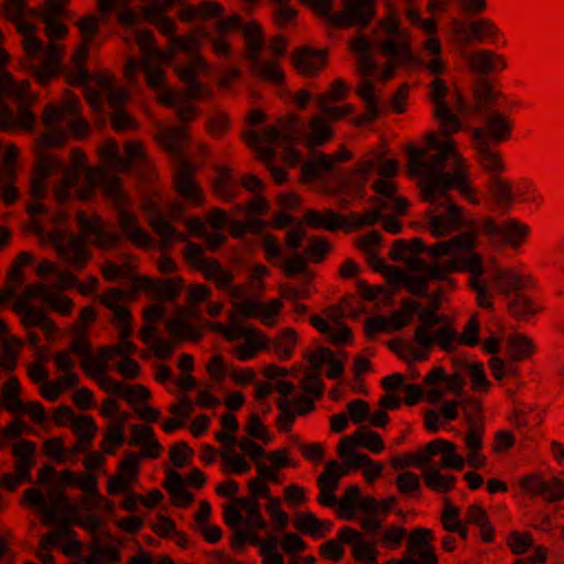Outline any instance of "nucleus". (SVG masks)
Returning <instances> with one entry per match:
<instances>
[{
  "label": "nucleus",
  "mask_w": 564,
  "mask_h": 564,
  "mask_svg": "<svg viewBox=\"0 0 564 564\" xmlns=\"http://www.w3.org/2000/svg\"><path fill=\"white\" fill-rule=\"evenodd\" d=\"M34 299H37V295L30 294L29 285H26L14 301L12 310L20 317L21 324L25 329L39 327L43 330L46 338L52 340L57 332V326L42 307L31 304V301Z\"/></svg>",
  "instance_id": "f3484780"
},
{
  "label": "nucleus",
  "mask_w": 564,
  "mask_h": 564,
  "mask_svg": "<svg viewBox=\"0 0 564 564\" xmlns=\"http://www.w3.org/2000/svg\"><path fill=\"white\" fill-rule=\"evenodd\" d=\"M194 166L187 161L181 160L174 174V184L177 193L191 205L200 206L204 203V194L194 180Z\"/></svg>",
  "instance_id": "a878e982"
},
{
  "label": "nucleus",
  "mask_w": 564,
  "mask_h": 564,
  "mask_svg": "<svg viewBox=\"0 0 564 564\" xmlns=\"http://www.w3.org/2000/svg\"><path fill=\"white\" fill-rule=\"evenodd\" d=\"M313 368L319 370L324 365L328 366L326 376L329 379H338L344 372V361L338 359L329 348L316 350L310 358Z\"/></svg>",
  "instance_id": "3c124183"
},
{
  "label": "nucleus",
  "mask_w": 564,
  "mask_h": 564,
  "mask_svg": "<svg viewBox=\"0 0 564 564\" xmlns=\"http://www.w3.org/2000/svg\"><path fill=\"white\" fill-rule=\"evenodd\" d=\"M36 100V95L28 88L23 98H14L0 93V129L3 130H32L35 117L29 110Z\"/></svg>",
  "instance_id": "dca6fc26"
},
{
  "label": "nucleus",
  "mask_w": 564,
  "mask_h": 564,
  "mask_svg": "<svg viewBox=\"0 0 564 564\" xmlns=\"http://www.w3.org/2000/svg\"><path fill=\"white\" fill-rule=\"evenodd\" d=\"M476 247L475 231L463 232L433 245L430 251L432 254H448L449 258L446 262L434 264L430 269L431 276L445 279L455 272H468V285L476 294V302L486 310L494 308L497 295L507 297L529 286L530 276L518 267L490 261L485 268L482 257L474 251Z\"/></svg>",
  "instance_id": "7ed1b4c3"
},
{
  "label": "nucleus",
  "mask_w": 564,
  "mask_h": 564,
  "mask_svg": "<svg viewBox=\"0 0 564 564\" xmlns=\"http://www.w3.org/2000/svg\"><path fill=\"white\" fill-rule=\"evenodd\" d=\"M22 505L36 510L45 525L63 519L67 520L69 527L75 523L90 533L101 525V520L95 514H78V508L70 505L66 496L56 488H50L46 495L37 488H29L24 491Z\"/></svg>",
  "instance_id": "0eeeda50"
},
{
  "label": "nucleus",
  "mask_w": 564,
  "mask_h": 564,
  "mask_svg": "<svg viewBox=\"0 0 564 564\" xmlns=\"http://www.w3.org/2000/svg\"><path fill=\"white\" fill-rule=\"evenodd\" d=\"M425 249V245L421 238H413L410 241L398 240L392 248V257L403 260L411 271H421L425 267V262L417 257Z\"/></svg>",
  "instance_id": "e433bc0d"
},
{
  "label": "nucleus",
  "mask_w": 564,
  "mask_h": 564,
  "mask_svg": "<svg viewBox=\"0 0 564 564\" xmlns=\"http://www.w3.org/2000/svg\"><path fill=\"white\" fill-rule=\"evenodd\" d=\"M437 310V303H433L419 312L413 338L429 354L435 345L451 352L455 349L456 332L449 325H441L443 317L436 313Z\"/></svg>",
  "instance_id": "f8f14e48"
},
{
  "label": "nucleus",
  "mask_w": 564,
  "mask_h": 564,
  "mask_svg": "<svg viewBox=\"0 0 564 564\" xmlns=\"http://www.w3.org/2000/svg\"><path fill=\"white\" fill-rule=\"evenodd\" d=\"M534 351V346L530 338L521 334H513L507 341V354L513 361H520L529 358Z\"/></svg>",
  "instance_id": "0e129e2a"
},
{
  "label": "nucleus",
  "mask_w": 564,
  "mask_h": 564,
  "mask_svg": "<svg viewBox=\"0 0 564 564\" xmlns=\"http://www.w3.org/2000/svg\"><path fill=\"white\" fill-rule=\"evenodd\" d=\"M104 194L116 206L118 226L121 232L138 247L150 246L152 238L142 227H140L138 216L129 209L131 200L122 191L119 180H112L106 183Z\"/></svg>",
  "instance_id": "4468645a"
},
{
  "label": "nucleus",
  "mask_w": 564,
  "mask_h": 564,
  "mask_svg": "<svg viewBox=\"0 0 564 564\" xmlns=\"http://www.w3.org/2000/svg\"><path fill=\"white\" fill-rule=\"evenodd\" d=\"M425 485L434 491L446 492L454 488L456 478L442 474L435 466H427L422 471Z\"/></svg>",
  "instance_id": "680f3d73"
},
{
  "label": "nucleus",
  "mask_w": 564,
  "mask_h": 564,
  "mask_svg": "<svg viewBox=\"0 0 564 564\" xmlns=\"http://www.w3.org/2000/svg\"><path fill=\"white\" fill-rule=\"evenodd\" d=\"M430 98L434 102V115L445 137L462 128L457 113H466L467 106L457 88L451 89L442 78L430 84ZM409 172L419 177V187L424 200L431 204L430 230L434 237H444L458 229L462 208L448 197L456 189L471 205L481 203V194L474 186L470 165L457 152L455 142L442 139L434 132L425 135V147H408Z\"/></svg>",
  "instance_id": "f257e3e1"
},
{
  "label": "nucleus",
  "mask_w": 564,
  "mask_h": 564,
  "mask_svg": "<svg viewBox=\"0 0 564 564\" xmlns=\"http://www.w3.org/2000/svg\"><path fill=\"white\" fill-rule=\"evenodd\" d=\"M346 476V469L340 467L336 460L326 464L324 471L317 478L319 495L317 501L325 507L337 506V499L334 491L337 489L339 480Z\"/></svg>",
  "instance_id": "c756f323"
},
{
  "label": "nucleus",
  "mask_w": 564,
  "mask_h": 564,
  "mask_svg": "<svg viewBox=\"0 0 564 564\" xmlns=\"http://www.w3.org/2000/svg\"><path fill=\"white\" fill-rule=\"evenodd\" d=\"M406 536V531L402 527L392 524L388 525L375 538V541L378 546L387 550H397L401 546L404 538Z\"/></svg>",
  "instance_id": "338daca9"
},
{
  "label": "nucleus",
  "mask_w": 564,
  "mask_h": 564,
  "mask_svg": "<svg viewBox=\"0 0 564 564\" xmlns=\"http://www.w3.org/2000/svg\"><path fill=\"white\" fill-rule=\"evenodd\" d=\"M338 538L349 544L351 547L352 558L361 563H373L377 562L379 556L378 545L376 541H367L362 533L350 527H345L338 531Z\"/></svg>",
  "instance_id": "bb28decb"
},
{
  "label": "nucleus",
  "mask_w": 564,
  "mask_h": 564,
  "mask_svg": "<svg viewBox=\"0 0 564 564\" xmlns=\"http://www.w3.org/2000/svg\"><path fill=\"white\" fill-rule=\"evenodd\" d=\"M36 164L31 180V195L36 199H41L46 194L45 180L55 172L61 171L64 165L56 156L41 149H36Z\"/></svg>",
  "instance_id": "393cba45"
},
{
  "label": "nucleus",
  "mask_w": 564,
  "mask_h": 564,
  "mask_svg": "<svg viewBox=\"0 0 564 564\" xmlns=\"http://www.w3.org/2000/svg\"><path fill=\"white\" fill-rule=\"evenodd\" d=\"M300 138L299 119L294 115H286L278 119L274 124L265 127L261 133L248 130L243 135L245 142L257 152L260 160L265 162L272 178L279 184L286 181V172L284 169L272 164L275 150L271 144L281 145L283 161L288 165L294 166L300 162L301 154L293 148V143Z\"/></svg>",
  "instance_id": "20e7f679"
},
{
  "label": "nucleus",
  "mask_w": 564,
  "mask_h": 564,
  "mask_svg": "<svg viewBox=\"0 0 564 564\" xmlns=\"http://www.w3.org/2000/svg\"><path fill=\"white\" fill-rule=\"evenodd\" d=\"M416 28L430 35L422 44L423 52L432 56L429 62L412 55L410 33L400 28L394 12L379 21L372 43L364 35H358L351 42V50L358 55V70L361 76L357 95L366 107L365 113L355 119L356 126L368 124L379 117L380 88L377 80L384 83L390 79L399 65L415 62L433 75L444 73L445 64L440 57L442 44L435 36L436 22L433 19H422Z\"/></svg>",
  "instance_id": "f03ea898"
},
{
  "label": "nucleus",
  "mask_w": 564,
  "mask_h": 564,
  "mask_svg": "<svg viewBox=\"0 0 564 564\" xmlns=\"http://www.w3.org/2000/svg\"><path fill=\"white\" fill-rule=\"evenodd\" d=\"M451 33L455 41L462 45L473 43L490 44L497 47H506L508 40L502 29L489 18L474 20H458L451 22Z\"/></svg>",
  "instance_id": "ddd939ff"
},
{
  "label": "nucleus",
  "mask_w": 564,
  "mask_h": 564,
  "mask_svg": "<svg viewBox=\"0 0 564 564\" xmlns=\"http://www.w3.org/2000/svg\"><path fill=\"white\" fill-rule=\"evenodd\" d=\"M294 525L301 532L311 534L317 539L327 535L333 527L330 521L319 520L311 512L297 516Z\"/></svg>",
  "instance_id": "4d7b16f0"
},
{
  "label": "nucleus",
  "mask_w": 564,
  "mask_h": 564,
  "mask_svg": "<svg viewBox=\"0 0 564 564\" xmlns=\"http://www.w3.org/2000/svg\"><path fill=\"white\" fill-rule=\"evenodd\" d=\"M141 208L145 213L153 231L160 237L162 248H167L174 241L184 239L183 235L163 216L156 197L144 198Z\"/></svg>",
  "instance_id": "5701e85b"
},
{
  "label": "nucleus",
  "mask_w": 564,
  "mask_h": 564,
  "mask_svg": "<svg viewBox=\"0 0 564 564\" xmlns=\"http://www.w3.org/2000/svg\"><path fill=\"white\" fill-rule=\"evenodd\" d=\"M512 120L499 112H491L486 119L484 139L490 137L496 142H502L510 138L512 130Z\"/></svg>",
  "instance_id": "09e8293b"
},
{
  "label": "nucleus",
  "mask_w": 564,
  "mask_h": 564,
  "mask_svg": "<svg viewBox=\"0 0 564 564\" xmlns=\"http://www.w3.org/2000/svg\"><path fill=\"white\" fill-rule=\"evenodd\" d=\"M34 453L35 444L28 440L22 438L12 447V454L15 457L14 473L26 481H31L30 470L33 466Z\"/></svg>",
  "instance_id": "37998d69"
},
{
  "label": "nucleus",
  "mask_w": 564,
  "mask_h": 564,
  "mask_svg": "<svg viewBox=\"0 0 564 564\" xmlns=\"http://www.w3.org/2000/svg\"><path fill=\"white\" fill-rule=\"evenodd\" d=\"M21 384L17 377H10L2 386L0 404L9 412L18 413L22 405Z\"/></svg>",
  "instance_id": "052dcab7"
},
{
  "label": "nucleus",
  "mask_w": 564,
  "mask_h": 564,
  "mask_svg": "<svg viewBox=\"0 0 564 564\" xmlns=\"http://www.w3.org/2000/svg\"><path fill=\"white\" fill-rule=\"evenodd\" d=\"M225 523L234 529L231 545L235 549L246 542L259 543L257 532L267 527L256 499L237 498L224 510Z\"/></svg>",
  "instance_id": "1a4fd4ad"
},
{
  "label": "nucleus",
  "mask_w": 564,
  "mask_h": 564,
  "mask_svg": "<svg viewBox=\"0 0 564 564\" xmlns=\"http://www.w3.org/2000/svg\"><path fill=\"white\" fill-rule=\"evenodd\" d=\"M530 227L516 219L509 218L502 221L501 241L512 249H518L527 242L530 235Z\"/></svg>",
  "instance_id": "a18cd8bd"
},
{
  "label": "nucleus",
  "mask_w": 564,
  "mask_h": 564,
  "mask_svg": "<svg viewBox=\"0 0 564 564\" xmlns=\"http://www.w3.org/2000/svg\"><path fill=\"white\" fill-rule=\"evenodd\" d=\"M326 316L332 319V323L327 319L314 315L311 317V324L322 334L328 336L329 340L334 344H344L346 343L350 336V329L341 325L337 319L339 317V310L336 307H330L326 311Z\"/></svg>",
  "instance_id": "72a5a7b5"
},
{
  "label": "nucleus",
  "mask_w": 564,
  "mask_h": 564,
  "mask_svg": "<svg viewBox=\"0 0 564 564\" xmlns=\"http://www.w3.org/2000/svg\"><path fill=\"white\" fill-rule=\"evenodd\" d=\"M294 68L304 76H312L321 70L326 63L324 50L314 51L307 47L296 50L292 55Z\"/></svg>",
  "instance_id": "ea45409f"
},
{
  "label": "nucleus",
  "mask_w": 564,
  "mask_h": 564,
  "mask_svg": "<svg viewBox=\"0 0 564 564\" xmlns=\"http://www.w3.org/2000/svg\"><path fill=\"white\" fill-rule=\"evenodd\" d=\"M26 0H7L6 13L13 20L17 31L22 36V46L25 53L21 66L30 69L41 84L48 82L58 70L62 58V48L58 44L51 43L46 48L36 36L34 25L22 20Z\"/></svg>",
  "instance_id": "39448f33"
},
{
  "label": "nucleus",
  "mask_w": 564,
  "mask_h": 564,
  "mask_svg": "<svg viewBox=\"0 0 564 564\" xmlns=\"http://www.w3.org/2000/svg\"><path fill=\"white\" fill-rule=\"evenodd\" d=\"M259 300L235 302L234 307L241 314V317H254L259 318L267 326L274 325L279 313L283 308L282 301L273 299L262 303Z\"/></svg>",
  "instance_id": "c85d7f7f"
},
{
  "label": "nucleus",
  "mask_w": 564,
  "mask_h": 564,
  "mask_svg": "<svg viewBox=\"0 0 564 564\" xmlns=\"http://www.w3.org/2000/svg\"><path fill=\"white\" fill-rule=\"evenodd\" d=\"M334 165L333 156L318 154L305 162L302 166V174L306 181H313L321 177L324 173L330 171Z\"/></svg>",
  "instance_id": "69168bd1"
},
{
  "label": "nucleus",
  "mask_w": 564,
  "mask_h": 564,
  "mask_svg": "<svg viewBox=\"0 0 564 564\" xmlns=\"http://www.w3.org/2000/svg\"><path fill=\"white\" fill-rule=\"evenodd\" d=\"M219 457L224 474L245 475L251 470V464L236 448H220Z\"/></svg>",
  "instance_id": "864d4df0"
},
{
  "label": "nucleus",
  "mask_w": 564,
  "mask_h": 564,
  "mask_svg": "<svg viewBox=\"0 0 564 564\" xmlns=\"http://www.w3.org/2000/svg\"><path fill=\"white\" fill-rule=\"evenodd\" d=\"M42 120L46 132L37 141V149L46 151L50 147L64 144L67 134L84 138L89 126L78 111V99L66 94L62 104L47 105L43 111Z\"/></svg>",
  "instance_id": "6e6552de"
},
{
  "label": "nucleus",
  "mask_w": 564,
  "mask_h": 564,
  "mask_svg": "<svg viewBox=\"0 0 564 564\" xmlns=\"http://www.w3.org/2000/svg\"><path fill=\"white\" fill-rule=\"evenodd\" d=\"M464 58L470 70L478 74L499 73L508 67L505 55L485 47L464 54Z\"/></svg>",
  "instance_id": "7c9ffc66"
},
{
  "label": "nucleus",
  "mask_w": 564,
  "mask_h": 564,
  "mask_svg": "<svg viewBox=\"0 0 564 564\" xmlns=\"http://www.w3.org/2000/svg\"><path fill=\"white\" fill-rule=\"evenodd\" d=\"M474 145L479 155L480 165L489 173L500 174L506 171V165L499 152L494 151L484 139V130L481 128L475 129Z\"/></svg>",
  "instance_id": "58836bf2"
},
{
  "label": "nucleus",
  "mask_w": 564,
  "mask_h": 564,
  "mask_svg": "<svg viewBox=\"0 0 564 564\" xmlns=\"http://www.w3.org/2000/svg\"><path fill=\"white\" fill-rule=\"evenodd\" d=\"M72 166L63 170V177L61 185L55 189V198L58 202H64L69 196V188L73 187L80 175L85 177V186L78 193L80 199H87L94 193L97 185L102 187L105 192V184L112 181L108 178L104 169L96 166L90 167L86 164V155L78 149H74L70 154Z\"/></svg>",
  "instance_id": "9d476101"
},
{
  "label": "nucleus",
  "mask_w": 564,
  "mask_h": 564,
  "mask_svg": "<svg viewBox=\"0 0 564 564\" xmlns=\"http://www.w3.org/2000/svg\"><path fill=\"white\" fill-rule=\"evenodd\" d=\"M72 429L78 438L75 451H86L97 432L94 419L88 415H77L72 423Z\"/></svg>",
  "instance_id": "6e6d98bb"
},
{
  "label": "nucleus",
  "mask_w": 564,
  "mask_h": 564,
  "mask_svg": "<svg viewBox=\"0 0 564 564\" xmlns=\"http://www.w3.org/2000/svg\"><path fill=\"white\" fill-rule=\"evenodd\" d=\"M297 345V334L293 328H284L271 341L268 347L273 350L280 360H289Z\"/></svg>",
  "instance_id": "5fc2aeb1"
},
{
  "label": "nucleus",
  "mask_w": 564,
  "mask_h": 564,
  "mask_svg": "<svg viewBox=\"0 0 564 564\" xmlns=\"http://www.w3.org/2000/svg\"><path fill=\"white\" fill-rule=\"evenodd\" d=\"M373 191L380 196L376 202L381 209H388L403 214L408 207L404 198L397 195V185L392 178H379L372 185Z\"/></svg>",
  "instance_id": "4c0bfd02"
},
{
  "label": "nucleus",
  "mask_w": 564,
  "mask_h": 564,
  "mask_svg": "<svg viewBox=\"0 0 564 564\" xmlns=\"http://www.w3.org/2000/svg\"><path fill=\"white\" fill-rule=\"evenodd\" d=\"M242 33L247 43L248 58L252 62L254 70L267 80L281 83L284 75L278 62H261L258 58L263 44L260 25L257 22H249L243 25Z\"/></svg>",
  "instance_id": "a211bd4d"
},
{
  "label": "nucleus",
  "mask_w": 564,
  "mask_h": 564,
  "mask_svg": "<svg viewBox=\"0 0 564 564\" xmlns=\"http://www.w3.org/2000/svg\"><path fill=\"white\" fill-rule=\"evenodd\" d=\"M199 315L198 307H181L175 316L165 324L167 333L175 339L197 340L200 337L199 329L192 324Z\"/></svg>",
  "instance_id": "cd10ccee"
},
{
  "label": "nucleus",
  "mask_w": 564,
  "mask_h": 564,
  "mask_svg": "<svg viewBox=\"0 0 564 564\" xmlns=\"http://www.w3.org/2000/svg\"><path fill=\"white\" fill-rule=\"evenodd\" d=\"M135 288L151 292L158 300L173 301L183 289V280L181 278L162 280L143 276L135 281Z\"/></svg>",
  "instance_id": "f704fd0d"
},
{
  "label": "nucleus",
  "mask_w": 564,
  "mask_h": 564,
  "mask_svg": "<svg viewBox=\"0 0 564 564\" xmlns=\"http://www.w3.org/2000/svg\"><path fill=\"white\" fill-rule=\"evenodd\" d=\"M382 151L370 153L356 169L355 182L362 186L368 176L377 171L380 178H393L399 170V164L394 159H384Z\"/></svg>",
  "instance_id": "b1692460"
},
{
  "label": "nucleus",
  "mask_w": 564,
  "mask_h": 564,
  "mask_svg": "<svg viewBox=\"0 0 564 564\" xmlns=\"http://www.w3.org/2000/svg\"><path fill=\"white\" fill-rule=\"evenodd\" d=\"M186 87L183 90H174L165 86V80L158 91V99L160 104L164 106H173L176 101H191L193 99L210 98L213 96L212 90L208 87H204L197 80L184 82Z\"/></svg>",
  "instance_id": "2f4dec72"
},
{
  "label": "nucleus",
  "mask_w": 564,
  "mask_h": 564,
  "mask_svg": "<svg viewBox=\"0 0 564 564\" xmlns=\"http://www.w3.org/2000/svg\"><path fill=\"white\" fill-rule=\"evenodd\" d=\"M518 486L530 498L542 497L550 503L564 499V480L558 477L545 479L541 473H530L518 479Z\"/></svg>",
  "instance_id": "6ab92c4d"
},
{
  "label": "nucleus",
  "mask_w": 564,
  "mask_h": 564,
  "mask_svg": "<svg viewBox=\"0 0 564 564\" xmlns=\"http://www.w3.org/2000/svg\"><path fill=\"white\" fill-rule=\"evenodd\" d=\"M130 294L120 289H110L100 296V301L113 313V323L118 328L119 340L111 346H104L109 358L118 355L128 358L134 354L137 346L129 339L132 335V315L130 311L120 303L129 299Z\"/></svg>",
  "instance_id": "9b49d317"
},
{
  "label": "nucleus",
  "mask_w": 564,
  "mask_h": 564,
  "mask_svg": "<svg viewBox=\"0 0 564 564\" xmlns=\"http://www.w3.org/2000/svg\"><path fill=\"white\" fill-rule=\"evenodd\" d=\"M457 446L449 441L436 438L425 445L427 454V462L430 463L434 456L441 454L442 459L440 463L441 468H452L455 470L463 469L465 458L456 453Z\"/></svg>",
  "instance_id": "c9c22d12"
},
{
  "label": "nucleus",
  "mask_w": 564,
  "mask_h": 564,
  "mask_svg": "<svg viewBox=\"0 0 564 564\" xmlns=\"http://www.w3.org/2000/svg\"><path fill=\"white\" fill-rule=\"evenodd\" d=\"M187 140V130L185 127H172L163 129L158 134V141L164 150L178 155Z\"/></svg>",
  "instance_id": "13d9d810"
},
{
  "label": "nucleus",
  "mask_w": 564,
  "mask_h": 564,
  "mask_svg": "<svg viewBox=\"0 0 564 564\" xmlns=\"http://www.w3.org/2000/svg\"><path fill=\"white\" fill-rule=\"evenodd\" d=\"M99 158L102 163L101 169L106 172L108 178L112 176L108 175V171L127 172L128 163L119 154V145L117 142L109 140L99 150ZM113 178H116L113 176Z\"/></svg>",
  "instance_id": "603ef678"
},
{
  "label": "nucleus",
  "mask_w": 564,
  "mask_h": 564,
  "mask_svg": "<svg viewBox=\"0 0 564 564\" xmlns=\"http://www.w3.org/2000/svg\"><path fill=\"white\" fill-rule=\"evenodd\" d=\"M304 221L313 228L326 229L335 231L339 228L346 227V218L330 209L323 213L316 210H308L304 216Z\"/></svg>",
  "instance_id": "49530a36"
},
{
  "label": "nucleus",
  "mask_w": 564,
  "mask_h": 564,
  "mask_svg": "<svg viewBox=\"0 0 564 564\" xmlns=\"http://www.w3.org/2000/svg\"><path fill=\"white\" fill-rule=\"evenodd\" d=\"M360 489L358 486H349L344 496L337 502V516L344 520H352L356 510L359 509Z\"/></svg>",
  "instance_id": "e2e57ef3"
},
{
  "label": "nucleus",
  "mask_w": 564,
  "mask_h": 564,
  "mask_svg": "<svg viewBox=\"0 0 564 564\" xmlns=\"http://www.w3.org/2000/svg\"><path fill=\"white\" fill-rule=\"evenodd\" d=\"M333 137L330 123L324 116L316 115L308 121L307 132L303 141L307 148H316L328 142Z\"/></svg>",
  "instance_id": "a19ab883"
},
{
  "label": "nucleus",
  "mask_w": 564,
  "mask_h": 564,
  "mask_svg": "<svg viewBox=\"0 0 564 564\" xmlns=\"http://www.w3.org/2000/svg\"><path fill=\"white\" fill-rule=\"evenodd\" d=\"M375 17V0H344V9L333 13L329 22L335 26H365Z\"/></svg>",
  "instance_id": "412c9836"
},
{
  "label": "nucleus",
  "mask_w": 564,
  "mask_h": 564,
  "mask_svg": "<svg viewBox=\"0 0 564 564\" xmlns=\"http://www.w3.org/2000/svg\"><path fill=\"white\" fill-rule=\"evenodd\" d=\"M76 218L83 237L55 228L50 234V240L66 262L75 269H83L89 259L84 239L100 248H111L119 241V236L116 232L106 231L97 216L88 217L84 213H78Z\"/></svg>",
  "instance_id": "423d86ee"
},
{
  "label": "nucleus",
  "mask_w": 564,
  "mask_h": 564,
  "mask_svg": "<svg viewBox=\"0 0 564 564\" xmlns=\"http://www.w3.org/2000/svg\"><path fill=\"white\" fill-rule=\"evenodd\" d=\"M514 203L530 204L540 207L543 196L536 185L530 180H519L513 183Z\"/></svg>",
  "instance_id": "bf43d9fd"
},
{
  "label": "nucleus",
  "mask_w": 564,
  "mask_h": 564,
  "mask_svg": "<svg viewBox=\"0 0 564 564\" xmlns=\"http://www.w3.org/2000/svg\"><path fill=\"white\" fill-rule=\"evenodd\" d=\"M488 192L495 203L506 209L514 204L513 183L499 175H492L488 182Z\"/></svg>",
  "instance_id": "de8ad7c7"
},
{
  "label": "nucleus",
  "mask_w": 564,
  "mask_h": 564,
  "mask_svg": "<svg viewBox=\"0 0 564 564\" xmlns=\"http://www.w3.org/2000/svg\"><path fill=\"white\" fill-rule=\"evenodd\" d=\"M97 87H86L85 98L89 106L98 111L102 107L104 96L107 97L110 107L121 109V106L129 99V93L126 88L115 87L113 78L109 74H99L96 76Z\"/></svg>",
  "instance_id": "aec40b11"
},
{
  "label": "nucleus",
  "mask_w": 564,
  "mask_h": 564,
  "mask_svg": "<svg viewBox=\"0 0 564 564\" xmlns=\"http://www.w3.org/2000/svg\"><path fill=\"white\" fill-rule=\"evenodd\" d=\"M120 561V553L115 545H93L85 564H115Z\"/></svg>",
  "instance_id": "774afa93"
},
{
  "label": "nucleus",
  "mask_w": 564,
  "mask_h": 564,
  "mask_svg": "<svg viewBox=\"0 0 564 564\" xmlns=\"http://www.w3.org/2000/svg\"><path fill=\"white\" fill-rule=\"evenodd\" d=\"M269 340L261 330L250 327L249 334L243 338V343L236 347L235 355L241 361L253 359L257 354L268 348Z\"/></svg>",
  "instance_id": "c03bdc74"
},
{
  "label": "nucleus",
  "mask_w": 564,
  "mask_h": 564,
  "mask_svg": "<svg viewBox=\"0 0 564 564\" xmlns=\"http://www.w3.org/2000/svg\"><path fill=\"white\" fill-rule=\"evenodd\" d=\"M29 293L36 294L37 300L45 304L51 311L62 316H68L73 311V300L64 295L61 291L54 290V288L50 286L47 283L39 282L29 284Z\"/></svg>",
  "instance_id": "473e14b6"
},
{
  "label": "nucleus",
  "mask_w": 564,
  "mask_h": 564,
  "mask_svg": "<svg viewBox=\"0 0 564 564\" xmlns=\"http://www.w3.org/2000/svg\"><path fill=\"white\" fill-rule=\"evenodd\" d=\"M137 44L141 51V59L129 58L124 67V77L128 82L134 83V76L139 70H143L148 86L152 89H159L164 79L165 72L162 66L152 65V54L155 51L154 34L150 30L139 31L135 35Z\"/></svg>",
  "instance_id": "2eb2a0df"
},
{
  "label": "nucleus",
  "mask_w": 564,
  "mask_h": 564,
  "mask_svg": "<svg viewBox=\"0 0 564 564\" xmlns=\"http://www.w3.org/2000/svg\"><path fill=\"white\" fill-rule=\"evenodd\" d=\"M433 540L434 533L430 529L417 528L410 532L405 554L411 564H437Z\"/></svg>",
  "instance_id": "4be33fe9"
},
{
  "label": "nucleus",
  "mask_w": 564,
  "mask_h": 564,
  "mask_svg": "<svg viewBox=\"0 0 564 564\" xmlns=\"http://www.w3.org/2000/svg\"><path fill=\"white\" fill-rule=\"evenodd\" d=\"M239 316H241V314L234 307V310H231L228 314V324L215 322L209 323L208 327L213 332L221 334L228 341L243 339L249 334L250 327L242 326L238 321Z\"/></svg>",
  "instance_id": "8fccbe9b"
},
{
  "label": "nucleus",
  "mask_w": 564,
  "mask_h": 564,
  "mask_svg": "<svg viewBox=\"0 0 564 564\" xmlns=\"http://www.w3.org/2000/svg\"><path fill=\"white\" fill-rule=\"evenodd\" d=\"M67 0H48L43 11V19L46 24V35L53 41L58 40L66 33V26L57 19L62 15Z\"/></svg>",
  "instance_id": "79ce46f5"
}]
</instances>
